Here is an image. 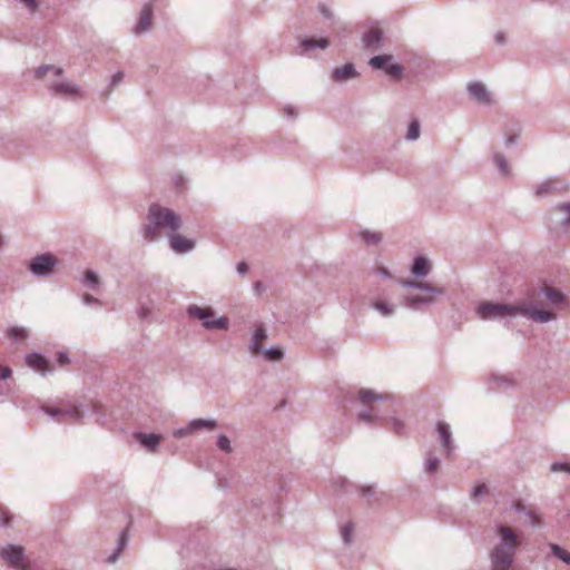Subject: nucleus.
I'll return each mask as SVG.
<instances>
[{"instance_id": "nucleus-35", "label": "nucleus", "mask_w": 570, "mask_h": 570, "mask_svg": "<svg viewBox=\"0 0 570 570\" xmlns=\"http://www.w3.org/2000/svg\"><path fill=\"white\" fill-rule=\"evenodd\" d=\"M50 70H52L55 72V75H57V76H61L62 72H63L62 68H60V67H53V66H50V65H42V66H40V67L35 69V76L37 78H42Z\"/></svg>"}, {"instance_id": "nucleus-50", "label": "nucleus", "mask_w": 570, "mask_h": 570, "mask_svg": "<svg viewBox=\"0 0 570 570\" xmlns=\"http://www.w3.org/2000/svg\"><path fill=\"white\" fill-rule=\"evenodd\" d=\"M57 362L59 365L63 366L70 362L69 355L67 352H59L57 355Z\"/></svg>"}, {"instance_id": "nucleus-30", "label": "nucleus", "mask_w": 570, "mask_h": 570, "mask_svg": "<svg viewBox=\"0 0 570 570\" xmlns=\"http://www.w3.org/2000/svg\"><path fill=\"white\" fill-rule=\"evenodd\" d=\"M81 283L85 287H87L88 289H91V291H97L100 285L99 277H98L97 273L94 271H87L83 274Z\"/></svg>"}, {"instance_id": "nucleus-29", "label": "nucleus", "mask_w": 570, "mask_h": 570, "mask_svg": "<svg viewBox=\"0 0 570 570\" xmlns=\"http://www.w3.org/2000/svg\"><path fill=\"white\" fill-rule=\"evenodd\" d=\"M493 161L498 168V171L501 176L508 177L511 174V168L502 153L495 151L493 154Z\"/></svg>"}, {"instance_id": "nucleus-54", "label": "nucleus", "mask_w": 570, "mask_h": 570, "mask_svg": "<svg viewBox=\"0 0 570 570\" xmlns=\"http://www.w3.org/2000/svg\"><path fill=\"white\" fill-rule=\"evenodd\" d=\"M320 12L323 14V17H325L326 19H332L333 18V12L330 10L328 7H326L325 4H322L320 6Z\"/></svg>"}, {"instance_id": "nucleus-27", "label": "nucleus", "mask_w": 570, "mask_h": 570, "mask_svg": "<svg viewBox=\"0 0 570 570\" xmlns=\"http://www.w3.org/2000/svg\"><path fill=\"white\" fill-rule=\"evenodd\" d=\"M217 428V421L214 419H195L189 422V429L193 432L199 430H214Z\"/></svg>"}, {"instance_id": "nucleus-19", "label": "nucleus", "mask_w": 570, "mask_h": 570, "mask_svg": "<svg viewBox=\"0 0 570 570\" xmlns=\"http://www.w3.org/2000/svg\"><path fill=\"white\" fill-rule=\"evenodd\" d=\"M27 365L36 372H39L41 375H47L51 373V368L47 358L39 353H30L26 356Z\"/></svg>"}, {"instance_id": "nucleus-39", "label": "nucleus", "mask_w": 570, "mask_h": 570, "mask_svg": "<svg viewBox=\"0 0 570 570\" xmlns=\"http://www.w3.org/2000/svg\"><path fill=\"white\" fill-rule=\"evenodd\" d=\"M217 446L226 452V453H230L233 448H232V443H230V440L224 435V434H220L217 439Z\"/></svg>"}, {"instance_id": "nucleus-25", "label": "nucleus", "mask_w": 570, "mask_h": 570, "mask_svg": "<svg viewBox=\"0 0 570 570\" xmlns=\"http://www.w3.org/2000/svg\"><path fill=\"white\" fill-rule=\"evenodd\" d=\"M257 356H262L268 362H281L284 358V352L281 347H263Z\"/></svg>"}, {"instance_id": "nucleus-34", "label": "nucleus", "mask_w": 570, "mask_h": 570, "mask_svg": "<svg viewBox=\"0 0 570 570\" xmlns=\"http://www.w3.org/2000/svg\"><path fill=\"white\" fill-rule=\"evenodd\" d=\"M354 525L352 522H346L341 527V538L345 544H350L353 541Z\"/></svg>"}, {"instance_id": "nucleus-2", "label": "nucleus", "mask_w": 570, "mask_h": 570, "mask_svg": "<svg viewBox=\"0 0 570 570\" xmlns=\"http://www.w3.org/2000/svg\"><path fill=\"white\" fill-rule=\"evenodd\" d=\"M521 546L520 535L509 525H494V541L489 550L490 570H511Z\"/></svg>"}, {"instance_id": "nucleus-22", "label": "nucleus", "mask_w": 570, "mask_h": 570, "mask_svg": "<svg viewBox=\"0 0 570 570\" xmlns=\"http://www.w3.org/2000/svg\"><path fill=\"white\" fill-rule=\"evenodd\" d=\"M370 306L383 317L393 316L397 309L396 304L381 297L373 298Z\"/></svg>"}, {"instance_id": "nucleus-52", "label": "nucleus", "mask_w": 570, "mask_h": 570, "mask_svg": "<svg viewBox=\"0 0 570 570\" xmlns=\"http://www.w3.org/2000/svg\"><path fill=\"white\" fill-rule=\"evenodd\" d=\"M21 3H23L30 11H35L38 8V1L37 0H19Z\"/></svg>"}, {"instance_id": "nucleus-6", "label": "nucleus", "mask_w": 570, "mask_h": 570, "mask_svg": "<svg viewBox=\"0 0 570 570\" xmlns=\"http://www.w3.org/2000/svg\"><path fill=\"white\" fill-rule=\"evenodd\" d=\"M186 313L189 318L200 321L206 330L226 331L229 327V320L226 316L216 317L214 309L209 306L190 304Z\"/></svg>"}, {"instance_id": "nucleus-51", "label": "nucleus", "mask_w": 570, "mask_h": 570, "mask_svg": "<svg viewBox=\"0 0 570 570\" xmlns=\"http://www.w3.org/2000/svg\"><path fill=\"white\" fill-rule=\"evenodd\" d=\"M360 490L364 497H372L376 493V489L374 485L362 487Z\"/></svg>"}, {"instance_id": "nucleus-8", "label": "nucleus", "mask_w": 570, "mask_h": 570, "mask_svg": "<svg viewBox=\"0 0 570 570\" xmlns=\"http://www.w3.org/2000/svg\"><path fill=\"white\" fill-rule=\"evenodd\" d=\"M1 559L16 570H31L27 561L24 549L18 544H7L0 549Z\"/></svg>"}, {"instance_id": "nucleus-45", "label": "nucleus", "mask_w": 570, "mask_h": 570, "mask_svg": "<svg viewBox=\"0 0 570 570\" xmlns=\"http://www.w3.org/2000/svg\"><path fill=\"white\" fill-rule=\"evenodd\" d=\"M488 494V488L485 484H478L476 487H474V489L472 490L471 492V495L473 498H480V497H483Z\"/></svg>"}, {"instance_id": "nucleus-38", "label": "nucleus", "mask_w": 570, "mask_h": 570, "mask_svg": "<svg viewBox=\"0 0 570 570\" xmlns=\"http://www.w3.org/2000/svg\"><path fill=\"white\" fill-rule=\"evenodd\" d=\"M553 181L550 179H547L544 181H541L537 185L534 193L537 196H546L550 193V190L553 188Z\"/></svg>"}, {"instance_id": "nucleus-23", "label": "nucleus", "mask_w": 570, "mask_h": 570, "mask_svg": "<svg viewBox=\"0 0 570 570\" xmlns=\"http://www.w3.org/2000/svg\"><path fill=\"white\" fill-rule=\"evenodd\" d=\"M136 441H138L144 448L149 451H155L159 445L161 436L155 433H142L137 432L134 434Z\"/></svg>"}, {"instance_id": "nucleus-33", "label": "nucleus", "mask_w": 570, "mask_h": 570, "mask_svg": "<svg viewBox=\"0 0 570 570\" xmlns=\"http://www.w3.org/2000/svg\"><path fill=\"white\" fill-rule=\"evenodd\" d=\"M7 335L13 341H21L28 338L29 332L23 326H11L7 330Z\"/></svg>"}, {"instance_id": "nucleus-44", "label": "nucleus", "mask_w": 570, "mask_h": 570, "mask_svg": "<svg viewBox=\"0 0 570 570\" xmlns=\"http://www.w3.org/2000/svg\"><path fill=\"white\" fill-rule=\"evenodd\" d=\"M552 472H568L570 473V463L554 462L551 465Z\"/></svg>"}, {"instance_id": "nucleus-49", "label": "nucleus", "mask_w": 570, "mask_h": 570, "mask_svg": "<svg viewBox=\"0 0 570 570\" xmlns=\"http://www.w3.org/2000/svg\"><path fill=\"white\" fill-rule=\"evenodd\" d=\"M193 433L191 429H189V423L185 426V428H181V429H178L174 432V436L177 438V439H180V438H184L188 434Z\"/></svg>"}, {"instance_id": "nucleus-37", "label": "nucleus", "mask_w": 570, "mask_h": 570, "mask_svg": "<svg viewBox=\"0 0 570 570\" xmlns=\"http://www.w3.org/2000/svg\"><path fill=\"white\" fill-rule=\"evenodd\" d=\"M439 459L433 453H428L425 461H424V468L428 472L433 473L439 468Z\"/></svg>"}, {"instance_id": "nucleus-10", "label": "nucleus", "mask_w": 570, "mask_h": 570, "mask_svg": "<svg viewBox=\"0 0 570 570\" xmlns=\"http://www.w3.org/2000/svg\"><path fill=\"white\" fill-rule=\"evenodd\" d=\"M520 316H524L535 323H549L557 320V314L547 309H538L525 299H520Z\"/></svg>"}, {"instance_id": "nucleus-36", "label": "nucleus", "mask_w": 570, "mask_h": 570, "mask_svg": "<svg viewBox=\"0 0 570 570\" xmlns=\"http://www.w3.org/2000/svg\"><path fill=\"white\" fill-rule=\"evenodd\" d=\"M420 130H421V127H420V122L417 120H412L410 124H409V127H407V131H406V139L407 140H416L419 137H420Z\"/></svg>"}, {"instance_id": "nucleus-24", "label": "nucleus", "mask_w": 570, "mask_h": 570, "mask_svg": "<svg viewBox=\"0 0 570 570\" xmlns=\"http://www.w3.org/2000/svg\"><path fill=\"white\" fill-rule=\"evenodd\" d=\"M330 42L326 38H306L302 39L299 41V47L302 49V53L312 51L314 49H326L328 47Z\"/></svg>"}, {"instance_id": "nucleus-18", "label": "nucleus", "mask_w": 570, "mask_h": 570, "mask_svg": "<svg viewBox=\"0 0 570 570\" xmlns=\"http://www.w3.org/2000/svg\"><path fill=\"white\" fill-rule=\"evenodd\" d=\"M364 49L370 51L379 50L383 47V32L379 28H372L362 37Z\"/></svg>"}, {"instance_id": "nucleus-53", "label": "nucleus", "mask_w": 570, "mask_h": 570, "mask_svg": "<svg viewBox=\"0 0 570 570\" xmlns=\"http://www.w3.org/2000/svg\"><path fill=\"white\" fill-rule=\"evenodd\" d=\"M11 370L7 366H0V380H7L11 377Z\"/></svg>"}, {"instance_id": "nucleus-46", "label": "nucleus", "mask_w": 570, "mask_h": 570, "mask_svg": "<svg viewBox=\"0 0 570 570\" xmlns=\"http://www.w3.org/2000/svg\"><path fill=\"white\" fill-rule=\"evenodd\" d=\"M82 303L86 304V305H97V306H101L102 305L100 299L94 297L90 294H85L82 296Z\"/></svg>"}, {"instance_id": "nucleus-5", "label": "nucleus", "mask_w": 570, "mask_h": 570, "mask_svg": "<svg viewBox=\"0 0 570 570\" xmlns=\"http://www.w3.org/2000/svg\"><path fill=\"white\" fill-rule=\"evenodd\" d=\"M360 403L364 406L357 414L358 419L367 424H374L382 419L377 409L373 405L375 402L392 400L390 394L376 393L373 390L361 389L358 391Z\"/></svg>"}, {"instance_id": "nucleus-26", "label": "nucleus", "mask_w": 570, "mask_h": 570, "mask_svg": "<svg viewBox=\"0 0 570 570\" xmlns=\"http://www.w3.org/2000/svg\"><path fill=\"white\" fill-rule=\"evenodd\" d=\"M357 235L368 246L377 245L383 239L382 233L376 230L362 229Z\"/></svg>"}, {"instance_id": "nucleus-9", "label": "nucleus", "mask_w": 570, "mask_h": 570, "mask_svg": "<svg viewBox=\"0 0 570 570\" xmlns=\"http://www.w3.org/2000/svg\"><path fill=\"white\" fill-rule=\"evenodd\" d=\"M41 410L57 422H79L85 416V412L77 404L63 407L42 406Z\"/></svg>"}, {"instance_id": "nucleus-32", "label": "nucleus", "mask_w": 570, "mask_h": 570, "mask_svg": "<svg viewBox=\"0 0 570 570\" xmlns=\"http://www.w3.org/2000/svg\"><path fill=\"white\" fill-rule=\"evenodd\" d=\"M542 293L546 296V298L550 301L552 304H559L564 298V295L553 287L546 286L542 288Z\"/></svg>"}, {"instance_id": "nucleus-1", "label": "nucleus", "mask_w": 570, "mask_h": 570, "mask_svg": "<svg viewBox=\"0 0 570 570\" xmlns=\"http://www.w3.org/2000/svg\"><path fill=\"white\" fill-rule=\"evenodd\" d=\"M410 271L416 279L400 282L405 291L400 296V304L411 311H425L444 296L445 289L432 283L419 281L425 278L432 271V264L426 257L415 256Z\"/></svg>"}, {"instance_id": "nucleus-43", "label": "nucleus", "mask_w": 570, "mask_h": 570, "mask_svg": "<svg viewBox=\"0 0 570 570\" xmlns=\"http://www.w3.org/2000/svg\"><path fill=\"white\" fill-rule=\"evenodd\" d=\"M283 111L288 119H294L298 115V108L291 104L285 105Z\"/></svg>"}, {"instance_id": "nucleus-56", "label": "nucleus", "mask_w": 570, "mask_h": 570, "mask_svg": "<svg viewBox=\"0 0 570 570\" xmlns=\"http://www.w3.org/2000/svg\"><path fill=\"white\" fill-rule=\"evenodd\" d=\"M335 484H338L342 487V488H345V491H347V488L351 487V484L344 479V478H337L335 481H334Z\"/></svg>"}, {"instance_id": "nucleus-28", "label": "nucleus", "mask_w": 570, "mask_h": 570, "mask_svg": "<svg viewBox=\"0 0 570 570\" xmlns=\"http://www.w3.org/2000/svg\"><path fill=\"white\" fill-rule=\"evenodd\" d=\"M512 508L515 512L523 514L532 527L539 525V515L535 511L528 509L520 502L513 503Z\"/></svg>"}, {"instance_id": "nucleus-47", "label": "nucleus", "mask_w": 570, "mask_h": 570, "mask_svg": "<svg viewBox=\"0 0 570 570\" xmlns=\"http://www.w3.org/2000/svg\"><path fill=\"white\" fill-rule=\"evenodd\" d=\"M124 78H125V73L122 71H117L110 78V86L117 87L118 85H120L122 82Z\"/></svg>"}, {"instance_id": "nucleus-60", "label": "nucleus", "mask_w": 570, "mask_h": 570, "mask_svg": "<svg viewBox=\"0 0 570 570\" xmlns=\"http://www.w3.org/2000/svg\"><path fill=\"white\" fill-rule=\"evenodd\" d=\"M92 407L97 411V412H100L101 411V405L100 404H94Z\"/></svg>"}, {"instance_id": "nucleus-21", "label": "nucleus", "mask_w": 570, "mask_h": 570, "mask_svg": "<svg viewBox=\"0 0 570 570\" xmlns=\"http://www.w3.org/2000/svg\"><path fill=\"white\" fill-rule=\"evenodd\" d=\"M551 215L558 216L557 223L563 230L570 229V203H562L554 206Z\"/></svg>"}, {"instance_id": "nucleus-40", "label": "nucleus", "mask_w": 570, "mask_h": 570, "mask_svg": "<svg viewBox=\"0 0 570 570\" xmlns=\"http://www.w3.org/2000/svg\"><path fill=\"white\" fill-rule=\"evenodd\" d=\"M391 422V426H392V430L395 432V433H403L405 431V422L400 419V417H391L390 420Z\"/></svg>"}, {"instance_id": "nucleus-14", "label": "nucleus", "mask_w": 570, "mask_h": 570, "mask_svg": "<svg viewBox=\"0 0 570 570\" xmlns=\"http://www.w3.org/2000/svg\"><path fill=\"white\" fill-rule=\"evenodd\" d=\"M470 97L479 105L491 106L493 98L491 91L480 81L470 82L466 86Z\"/></svg>"}, {"instance_id": "nucleus-55", "label": "nucleus", "mask_w": 570, "mask_h": 570, "mask_svg": "<svg viewBox=\"0 0 570 570\" xmlns=\"http://www.w3.org/2000/svg\"><path fill=\"white\" fill-rule=\"evenodd\" d=\"M237 273L242 276H244L248 272V266L246 263L240 262L236 266Z\"/></svg>"}, {"instance_id": "nucleus-42", "label": "nucleus", "mask_w": 570, "mask_h": 570, "mask_svg": "<svg viewBox=\"0 0 570 570\" xmlns=\"http://www.w3.org/2000/svg\"><path fill=\"white\" fill-rule=\"evenodd\" d=\"M372 273L375 275V276H379V277H382V278H392V274L390 273V271L384 267V266H375L372 268Z\"/></svg>"}, {"instance_id": "nucleus-20", "label": "nucleus", "mask_w": 570, "mask_h": 570, "mask_svg": "<svg viewBox=\"0 0 570 570\" xmlns=\"http://www.w3.org/2000/svg\"><path fill=\"white\" fill-rule=\"evenodd\" d=\"M357 71L352 62L336 67L332 71V79L336 82H345L357 77Z\"/></svg>"}, {"instance_id": "nucleus-3", "label": "nucleus", "mask_w": 570, "mask_h": 570, "mask_svg": "<svg viewBox=\"0 0 570 570\" xmlns=\"http://www.w3.org/2000/svg\"><path fill=\"white\" fill-rule=\"evenodd\" d=\"M183 225L179 214L159 204H151L147 213V222L142 227V236L146 240L153 242L173 232H178Z\"/></svg>"}, {"instance_id": "nucleus-48", "label": "nucleus", "mask_w": 570, "mask_h": 570, "mask_svg": "<svg viewBox=\"0 0 570 570\" xmlns=\"http://www.w3.org/2000/svg\"><path fill=\"white\" fill-rule=\"evenodd\" d=\"M519 135L518 134H508L503 138V142L505 147H511L512 145H515L518 141Z\"/></svg>"}, {"instance_id": "nucleus-15", "label": "nucleus", "mask_w": 570, "mask_h": 570, "mask_svg": "<svg viewBox=\"0 0 570 570\" xmlns=\"http://www.w3.org/2000/svg\"><path fill=\"white\" fill-rule=\"evenodd\" d=\"M50 91L59 97L63 98H76V97H82L83 92L81 88L70 81H58L53 82L49 87Z\"/></svg>"}, {"instance_id": "nucleus-13", "label": "nucleus", "mask_w": 570, "mask_h": 570, "mask_svg": "<svg viewBox=\"0 0 570 570\" xmlns=\"http://www.w3.org/2000/svg\"><path fill=\"white\" fill-rule=\"evenodd\" d=\"M154 6L151 2H147L142 6L137 23L132 28V33L140 36L148 32L153 27Z\"/></svg>"}, {"instance_id": "nucleus-17", "label": "nucleus", "mask_w": 570, "mask_h": 570, "mask_svg": "<svg viewBox=\"0 0 570 570\" xmlns=\"http://www.w3.org/2000/svg\"><path fill=\"white\" fill-rule=\"evenodd\" d=\"M267 337V331L263 325L255 327L248 341V352L253 356H257L259 351L263 348V342H265Z\"/></svg>"}, {"instance_id": "nucleus-7", "label": "nucleus", "mask_w": 570, "mask_h": 570, "mask_svg": "<svg viewBox=\"0 0 570 570\" xmlns=\"http://www.w3.org/2000/svg\"><path fill=\"white\" fill-rule=\"evenodd\" d=\"M57 265V257L50 253H45L31 258L27 268L35 277L48 278L53 275Z\"/></svg>"}, {"instance_id": "nucleus-31", "label": "nucleus", "mask_w": 570, "mask_h": 570, "mask_svg": "<svg viewBox=\"0 0 570 570\" xmlns=\"http://www.w3.org/2000/svg\"><path fill=\"white\" fill-rule=\"evenodd\" d=\"M551 554L562 561L563 563L570 566V552L563 549L561 546L557 543H549L548 544Z\"/></svg>"}, {"instance_id": "nucleus-57", "label": "nucleus", "mask_w": 570, "mask_h": 570, "mask_svg": "<svg viewBox=\"0 0 570 570\" xmlns=\"http://www.w3.org/2000/svg\"><path fill=\"white\" fill-rule=\"evenodd\" d=\"M494 381L499 386L509 383V380L504 376H494Z\"/></svg>"}, {"instance_id": "nucleus-4", "label": "nucleus", "mask_w": 570, "mask_h": 570, "mask_svg": "<svg viewBox=\"0 0 570 570\" xmlns=\"http://www.w3.org/2000/svg\"><path fill=\"white\" fill-rule=\"evenodd\" d=\"M520 301L514 303L482 302L475 313L482 321H500L505 317H515L520 314Z\"/></svg>"}, {"instance_id": "nucleus-12", "label": "nucleus", "mask_w": 570, "mask_h": 570, "mask_svg": "<svg viewBox=\"0 0 570 570\" xmlns=\"http://www.w3.org/2000/svg\"><path fill=\"white\" fill-rule=\"evenodd\" d=\"M435 431L444 455L451 456L455 451V444L452 438L450 424L444 421H438L435 424Z\"/></svg>"}, {"instance_id": "nucleus-41", "label": "nucleus", "mask_w": 570, "mask_h": 570, "mask_svg": "<svg viewBox=\"0 0 570 570\" xmlns=\"http://www.w3.org/2000/svg\"><path fill=\"white\" fill-rule=\"evenodd\" d=\"M126 546V538L125 535L122 534L119 540H118V547H117V550L108 557L107 561L109 563H114L117 559H118V556L119 553L121 552V550L125 548Z\"/></svg>"}, {"instance_id": "nucleus-58", "label": "nucleus", "mask_w": 570, "mask_h": 570, "mask_svg": "<svg viewBox=\"0 0 570 570\" xmlns=\"http://www.w3.org/2000/svg\"><path fill=\"white\" fill-rule=\"evenodd\" d=\"M148 313H149V311L146 307H140L139 311H138V315L140 317H146L148 315Z\"/></svg>"}, {"instance_id": "nucleus-16", "label": "nucleus", "mask_w": 570, "mask_h": 570, "mask_svg": "<svg viewBox=\"0 0 570 570\" xmlns=\"http://www.w3.org/2000/svg\"><path fill=\"white\" fill-rule=\"evenodd\" d=\"M168 242L170 249L176 254L190 253L196 246L195 240L187 238L177 232H173V234L168 235Z\"/></svg>"}, {"instance_id": "nucleus-59", "label": "nucleus", "mask_w": 570, "mask_h": 570, "mask_svg": "<svg viewBox=\"0 0 570 570\" xmlns=\"http://www.w3.org/2000/svg\"><path fill=\"white\" fill-rule=\"evenodd\" d=\"M495 40L499 42V43H503L504 42V37L502 33H498L495 36Z\"/></svg>"}, {"instance_id": "nucleus-11", "label": "nucleus", "mask_w": 570, "mask_h": 570, "mask_svg": "<svg viewBox=\"0 0 570 570\" xmlns=\"http://www.w3.org/2000/svg\"><path fill=\"white\" fill-rule=\"evenodd\" d=\"M391 55H379L370 59L368 65L374 69H383L389 76L400 78L403 73V67L399 63H391Z\"/></svg>"}]
</instances>
